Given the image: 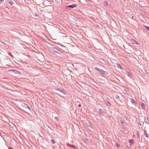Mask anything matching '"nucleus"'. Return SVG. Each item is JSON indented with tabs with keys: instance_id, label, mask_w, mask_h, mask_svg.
I'll return each instance as SVG.
<instances>
[{
	"instance_id": "nucleus-23",
	"label": "nucleus",
	"mask_w": 149,
	"mask_h": 149,
	"mask_svg": "<svg viewBox=\"0 0 149 149\" xmlns=\"http://www.w3.org/2000/svg\"><path fill=\"white\" fill-rule=\"evenodd\" d=\"M116 145L117 146V147L118 148H120L121 147L119 145V144H118V143H116Z\"/></svg>"
},
{
	"instance_id": "nucleus-8",
	"label": "nucleus",
	"mask_w": 149,
	"mask_h": 149,
	"mask_svg": "<svg viewBox=\"0 0 149 149\" xmlns=\"http://www.w3.org/2000/svg\"><path fill=\"white\" fill-rule=\"evenodd\" d=\"M145 71L148 74H149V69L147 68H144Z\"/></svg>"
},
{
	"instance_id": "nucleus-33",
	"label": "nucleus",
	"mask_w": 149,
	"mask_h": 149,
	"mask_svg": "<svg viewBox=\"0 0 149 149\" xmlns=\"http://www.w3.org/2000/svg\"><path fill=\"white\" fill-rule=\"evenodd\" d=\"M78 107H79V108H80V107H81V104H79L78 105Z\"/></svg>"
},
{
	"instance_id": "nucleus-36",
	"label": "nucleus",
	"mask_w": 149,
	"mask_h": 149,
	"mask_svg": "<svg viewBox=\"0 0 149 149\" xmlns=\"http://www.w3.org/2000/svg\"><path fill=\"white\" fill-rule=\"evenodd\" d=\"M8 148H9V149H14L13 148H11V147H8Z\"/></svg>"
},
{
	"instance_id": "nucleus-20",
	"label": "nucleus",
	"mask_w": 149,
	"mask_h": 149,
	"mask_svg": "<svg viewBox=\"0 0 149 149\" xmlns=\"http://www.w3.org/2000/svg\"><path fill=\"white\" fill-rule=\"evenodd\" d=\"M100 69H101L98 68H97V67H95V70H98L99 72V71H100Z\"/></svg>"
},
{
	"instance_id": "nucleus-21",
	"label": "nucleus",
	"mask_w": 149,
	"mask_h": 149,
	"mask_svg": "<svg viewBox=\"0 0 149 149\" xmlns=\"http://www.w3.org/2000/svg\"><path fill=\"white\" fill-rule=\"evenodd\" d=\"M129 142L131 144H133L134 143V142L132 139H130L129 140Z\"/></svg>"
},
{
	"instance_id": "nucleus-6",
	"label": "nucleus",
	"mask_w": 149,
	"mask_h": 149,
	"mask_svg": "<svg viewBox=\"0 0 149 149\" xmlns=\"http://www.w3.org/2000/svg\"><path fill=\"white\" fill-rule=\"evenodd\" d=\"M144 121L146 124H149V120L147 117H145Z\"/></svg>"
},
{
	"instance_id": "nucleus-28",
	"label": "nucleus",
	"mask_w": 149,
	"mask_h": 149,
	"mask_svg": "<svg viewBox=\"0 0 149 149\" xmlns=\"http://www.w3.org/2000/svg\"><path fill=\"white\" fill-rule=\"evenodd\" d=\"M55 119H56V120L58 121V120H59V118L58 117H55Z\"/></svg>"
},
{
	"instance_id": "nucleus-24",
	"label": "nucleus",
	"mask_w": 149,
	"mask_h": 149,
	"mask_svg": "<svg viewBox=\"0 0 149 149\" xmlns=\"http://www.w3.org/2000/svg\"><path fill=\"white\" fill-rule=\"evenodd\" d=\"M103 70L101 69L100 70V71H99V73L102 74V73H103Z\"/></svg>"
},
{
	"instance_id": "nucleus-19",
	"label": "nucleus",
	"mask_w": 149,
	"mask_h": 149,
	"mask_svg": "<svg viewBox=\"0 0 149 149\" xmlns=\"http://www.w3.org/2000/svg\"><path fill=\"white\" fill-rule=\"evenodd\" d=\"M51 142L53 144H55L56 143L54 139H52L51 140Z\"/></svg>"
},
{
	"instance_id": "nucleus-1",
	"label": "nucleus",
	"mask_w": 149,
	"mask_h": 149,
	"mask_svg": "<svg viewBox=\"0 0 149 149\" xmlns=\"http://www.w3.org/2000/svg\"><path fill=\"white\" fill-rule=\"evenodd\" d=\"M3 64L5 66H10L13 64L12 62L10 59L8 58L4 59L2 61Z\"/></svg>"
},
{
	"instance_id": "nucleus-14",
	"label": "nucleus",
	"mask_w": 149,
	"mask_h": 149,
	"mask_svg": "<svg viewBox=\"0 0 149 149\" xmlns=\"http://www.w3.org/2000/svg\"><path fill=\"white\" fill-rule=\"evenodd\" d=\"M108 3L107 1H104V6H106L108 5Z\"/></svg>"
},
{
	"instance_id": "nucleus-9",
	"label": "nucleus",
	"mask_w": 149,
	"mask_h": 149,
	"mask_svg": "<svg viewBox=\"0 0 149 149\" xmlns=\"http://www.w3.org/2000/svg\"><path fill=\"white\" fill-rule=\"evenodd\" d=\"M67 145L68 146H69L72 147V148H73L74 149H75L76 148V147L75 146H74L73 145H72L70 144L69 143H67Z\"/></svg>"
},
{
	"instance_id": "nucleus-26",
	"label": "nucleus",
	"mask_w": 149,
	"mask_h": 149,
	"mask_svg": "<svg viewBox=\"0 0 149 149\" xmlns=\"http://www.w3.org/2000/svg\"><path fill=\"white\" fill-rule=\"evenodd\" d=\"M87 125L88 127H91L92 128V127L91 126V124L90 123H88V124H87Z\"/></svg>"
},
{
	"instance_id": "nucleus-15",
	"label": "nucleus",
	"mask_w": 149,
	"mask_h": 149,
	"mask_svg": "<svg viewBox=\"0 0 149 149\" xmlns=\"http://www.w3.org/2000/svg\"><path fill=\"white\" fill-rule=\"evenodd\" d=\"M24 107H25L26 108H28V109H29V110H30V107H29V106L26 104H24Z\"/></svg>"
},
{
	"instance_id": "nucleus-7",
	"label": "nucleus",
	"mask_w": 149,
	"mask_h": 149,
	"mask_svg": "<svg viewBox=\"0 0 149 149\" xmlns=\"http://www.w3.org/2000/svg\"><path fill=\"white\" fill-rule=\"evenodd\" d=\"M11 71L14 72L16 74H19V73H20V72L19 71H17V70H11Z\"/></svg>"
},
{
	"instance_id": "nucleus-16",
	"label": "nucleus",
	"mask_w": 149,
	"mask_h": 149,
	"mask_svg": "<svg viewBox=\"0 0 149 149\" xmlns=\"http://www.w3.org/2000/svg\"><path fill=\"white\" fill-rule=\"evenodd\" d=\"M133 44H136L137 45H138V42L135 40H134V41H133Z\"/></svg>"
},
{
	"instance_id": "nucleus-22",
	"label": "nucleus",
	"mask_w": 149,
	"mask_h": 149,
	"mask_svg": "<svg viewBox=\"0 0 149 149\" xmlns=\"http://www.w3.org/2000/svg\"><path fill=\"white\" fill-rule=\"evenodd\" d=\"M144 27L146 30L149 31V26H144Z\"/></svg>"
},
{
	"instance_id": "nucleus-30",
	"label": "nucleus",
	"mask_w": 149,
	"mask_h": 149,
	"mask_svg": "<svg viewBox=\"0 0 149 149\" xmlns=\"http://www.w3.org/2000/svg\"><path fill=\"white\" fill-rule=\"evenodd\" d=\"M136 134V135H137V136L138 138H139L140 137V136L139 135V134Z\"/></svg>"
},
{
	"instance_id": "nucleus-32",
	"label": "nucleus",
	"mask_w": 149,
	"mask_h": 149,
	"mask_svg": "<svg viewBox=\"0 0 149 149\" xmlns=\"http://www.w3.org/2000/svg\"><path fill=\"white\" fill-rule=\"evenodd\" d=\"M9 3L11 4H12L13 3L12 1H10Z\"/></svg>"
},
{
	"instance_id": "nucleus-5",
	"label": "nucleus",
	"mask_w": 149,
	"mask_h": 149,
	"mask_svg": "<svg viewBox=\"0 0 149 149\" xmlns=\"http://www.w3.org/2000/svg\"><path fill=\"white\" fill-rule=\"evenodd\" d=\"M144 134L145 136L147 138H149V135L147 133L146 130H144Z\"/></svg>"
},
{
	"instance_id": "nucleus-25",
	"label": "nucleus",
	"mask_w": 149,
	"mask_h": 149,
	"mask_svg": "<svg viewBox=\"0 0 149 149\" xmlns=\"http://www.w3.org/2000/svg\"><path fill=\"white\" fill-rule=\"evenodd\" d=\"M4 0H0V3L2 4L3 3Z\"/></svg>"
},
{
	"instance_id": "nucleus-3",
	"label": "nucleus",
	"mask_w": 149,
	"mask_h": 149,
	"mask_svg": "<svg viewBox=\"0 0 149 149\" xmlns=\"http://www.w3.org/2000/svg\"><path fill=\"white\" fill-rule=\"evenodd\" d=\"M55 90L59 91L63 94H65V91L63 89H61L59 88H56Z\"/></svg>"
},
{
	"instance_id": "nucleus-11",
	"label": "nucleus",
	"mask_w": 149,
	"mask_h": 149,
	"mask_svg": "<svg viewBox=\"0 0 149 149\" xmlns=\"http://www.w3.org/2000/svg\"><path fill=\"white\" fill-rule=\"evenodd\" d=\"M99 112L101 114H103L104 113V111L102 109H99Z\"/></svg>"
},
{
	"instance_id": "nucleus-31",
	"label": "nucleus",
	"mask_w": 149,
	"mask_h": 149,
	"mask_svg": "<svg viewBox=\"0 0 149 149\" xmlns=\"http://www.w3.org/2000/svg\"><path fill=\"white\" fill-rule=\"evenodd\" d=\"M138 124H139V125H140V126H141V125H142L141 123V122H139V123Z\"/></svg>"
},
{
	"instance_id": "nucleus-18",
	"label": "nucleus",
	"mask_w": 149,
	"mask_h": 149,
	"mask_svg": "<svg viewBox=\"0 0 149 149\" xmlns=\"http://www.w3.org/2000/svg\"><path fill=\"white\" fill-rule=\"evenodd\" d=\"M127 74H128V75L129 77H132V74L131 72H127Z\"/></svg>"
},
{
	"instance_id": "nucleus-34",
	"label": "nucleus",
	"mask_w": 149,
	"mask_h": 149,
	"mask_svg": "<svg viewBox=\"0 0 149 149\" xmlns=\"http://www.w3.org/2000/svg\"><path fill=\"white\" fill-rule=\"evenodd\" d=\"M121 123L122 124H123L124 123V122H123V121H121Z\"/></svg>"
},
{
	"instance_id": "nucleus-29",
	"label": "nucleus",
	"mask_w": 149,
	"mask_h": 149,
	"mask_svg": "<svg viewBox=\"0 0 149 149\" xmlns=\"http://www.w3.org/2000/svg\"><path fill=\"white\" fill-rule=\"evenodd\" d=\"M117 67L120 68H121V66L120 65H119V64H118L117 65Z\"/></svg>"
},
{
	"instance_id": "nucleus-12",
	"label": "nucleus",
	"mask_w": 149,
	"mask_h": 149,
	"mask_svg": "<svg viewBox=\"0 0 149 149\" xmlns=\"http://www.w3.org/2000/svg\"><path fill=\"white\" fill-rule=\"evenodd\" d=\"M131 102L132 103V104L134 105H135V101L132 99H131Z\"/></svg>"
},
{
	"instance_id": "nucleus-4",
	"label": "nucleus",
	"mask_w": 149,
	"mask_h": 149,
	"mask_svg": "<svg viewBox=\"0 0 149 149\" xmlns=\"http://www.w3.org/2000/svg\"><path fill=\"white\" fill-rule=\"evenodd\" d=\"M77 6V5L75 4H73L68 6H66L67 8H74L76 7Z\"/></svg>"
},
{
	"instance_id": "nucleus-27",
	"label": "nucleus",
	"mask_w": 149,
	"mask_h": 149,
	"mask_svg": "<svg viewBox=\"0 0 149 149\" xmlns=\"http://www.w3.org/2000/svg\"><path fill=\"white\" fill-rule=\"evenodd\" d=\"M115 97L116 99H119L120 98L119 96L118 95H116Z\"/></svg>"
},
{
	"instance_id": "nucleus-10",
	"label": "nucleus",
	"mask_w": 149,
	"mask_h": 149,
	"mask_svg": "<svg viewBox=\"0 0 149 149\" xmlns=\"http://www.w3.org/2000/svg\"><path fill=\"white\" fill-rule=\"evenodd\" d=\"M105 103L107 105H109L110 107L111 106V104L108 100H106L105 101Z\"/></svg>"
},
{
	"instance_id": "nucleus-37",
	"label": "nucleus",
	"mask_w": 149,
	"mask_h": 149,
	"mask_svg": "<svg viewBox=\"0 0 149 149\" xmlns=\"http://www.w3.org/2000/svg\"><path fill=\"white\" fill-rule=\"evenodd\" d=\"M132 18H134V16H132Z\"/></svg>"
},
{
	"instance_id": "nucleus-2",
	"label": "nucleus",
	"mask_w": 149,
	"mask_h": 149,
	"mask_svg": "<svg viewBox=\"0 0 149 149\" xmlns=\"http://www.w3.org/2000/svg\"><path fill=\"white\" fill-rule=\"evenodd\" d=\"M52 51L54 53H58L59 54H61V51L56 48L54 47H52Z\"/></svg>"
},
{
	"instance_id": "nucleus-13",
	"label": "nucleus",
	"mask_w": 149,
	"mask_h": 149,
	"mask_svg": "<svg viewBox=\"0 0 149 149\" xmlns=\"http://www.w3.org/2000/svg\"><path fill=\"white\" fill-rule=\"evenodd\" d=\"M102 74L105 75H107L108 74V73L107 72L103 70Z\"/></svg>"
},
{
	"instance_id": "nucleus-17",
	"label": "nucleus",
	"mask_w": 149,
	"mask_h": 149,
	"mask_svg": "<svg viewBox=\"0 0 149 149\" xmlns=\"http://www.w3.org/2000/svg\"><path fill=\"white\" fill-rule=\"evenodd\" d=\"M140 105L143 107H145V105L143 103V102H141Z\"/></svg>"
},
{
	"instance_id": "nucleus-35",
	"label": "nucleus",
	"mask_w": 149,
	"mask_h": 149,
	"mask_svg": "<svg viewBox=\"0 0 149 149\" xmlns=\"http://www.w3.org/2000/svg\"><path fill=\"white\" fill-rule=\"evenodd\" d=\"M124 90L126 92H128L127 90V89H124Z\"/></svg>"
}]
</instances>
